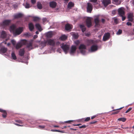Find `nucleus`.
<instances>
[{"mask_svg": "<svg viewBox=\"0 0 134 134\" xmlns=\"http://www.w3.org/2000/svg\"><path fill=\"white\" fill-rule=\"evenodd\" d=\"M88 42L92 43L93 42V41L92 40H89L88 41Z\"/></svg>", "mask_w": 134, "mask_h": 134, "instance_id": "obj_59", "label": "nucleus"}, {"mask_svg": "<svg viewBox=\"0 0 134 134\" xmlns=\"http://www.w3.org/2000/svg\"><path fill=\"white\" fill-rule=\"evenodd\" d=\"M92 2L95 3L97 2V0H90Z\"/></svg>", "mask_w": 134, "mask_h": 134, "instance_id": "obj_56", "label": "nucleus"}, {"mask_svg": "<svg viewBox=\"0 0 134 134\" xmlns=\"http://www.w3.org/2000/svg\"><path fill=\"white\" fill-rule=\"evenodd\" d=\"M132 109V108H129L125 112L126 113H128Z\"/></svg>", "mask_w": 134, "mask_h": 134, "instance_id": "obj_44", "label": "nucleus"}, {"mask_svg": "<svg viewBox=\"0 0 134 134\" xmlns=\"http://www.w3.org/2000/svg\"><path fill=\"white\" fill-rule=\"evenodd\" d=\"M38 127L40 129H43L45 127V126L44 125H40L38 126Z\"/></svg>", "mask_w": 134, "mask_h": 134, "instance_id": "obj_41", "label": "nucleus"}, {"mask_svg": "<svg viewBox=\"0 0 134 134\" xmlns=\"http://www.w3.org/2000/svg\"><path fill=\"white\" fill-rule=\"evenodd\" d=\"M35 27L40 31H41L42 30L41 25L39 23H37L35 25Z\"/></svg>", "mask_w": 134, "mask_h": 134, "instance_id": "obj_18", "label": "nucleus"}, {"mask_svg": "<svg viewBox=\"0 0 134 134\" xmlns=\"http://www.w3.org/2000/svg\"><path fill=\"white\" fill-rule=\"evenodd\" d=\"M93 6L92 4L89 3H87V12L89 13H91L92 10Z\"/></svg>", "mask_w": 134, "mask_h": 134, "instance_id": "obj_7", "label": "nucleus"}, {"mask_svg": "<svg viewBox=\"0 0 134 134\" xmlns=\"http://www.w3.org/2000/svg\"><path fill=\"white\" fill-rule=\"evenodd\" d=\"M98 46L96 44L93 45L88 50V52L90 53L96 51L98 49Z\"/></svg>", "mask_w": 134, "mask_h": 134, "instance_id": "obj_4", "label": "nucleus"}, {"mask_svg": "<svg viewBox=\"0 0 134 134\" xmlns=\"http://www.w3.org/2000/svg\"><path fill=\"white\" fill-rule=\"evenodd\" d=\"M67 38V36L65 35H62L59 38V39L62 41L66 40Z\"/></svg>", "mask_w": 134, "mask_h": 134, "instance_id": "obj_25", "label": "nucleus"}, {"mask_svg": "<svg viewBox=\"0 0 134 134\" xmlns=\"http://www.w3.org/2000/svg\"><path fill=\"white\" fill-rule=\"evenodd\" d=\"M7 51V48L5 47H2L0 49V53L3 54L5 53Z\"/></svg>", "mask_w": 134, "mask_h": 134, "instance_id": "obj_17", "label": "nucleus"}, {"mask_svg": "<svg viewBox=\"0 0 134 134\" xmlns=\"http://www.w3.org/2000/svg\"><path fill=\"white\" fill-rule=\"evenodd\" d=\"M5 110H3L2 109H0V112H1L2 113H3L4 112V111H5Z\"/></svg>", "mask_w": 134, "mask_h": 134, "instance_id": "obj_55", "label": "nucleus"}, {"mask_svg": "<svg viewBox=\"0 0 134 134\" xmlns=\"http://www.w3.org/2000/svg\"><path fill=\"white\" fill-rule=\"evenodd\" d=\"M61 47L65 54L68 53L70 48L69 45L63 43L61 44Z\"/></svg>", "mask_w": 134, "mask_h": 134, "instance_id": "obj_3", "label": "nucleus"}, {"mask_svg": "<svg viewBox=\"0 0 134 134\" xmlns=\"http://www.w3.org/2000/svg\"><path fill=\"white\" fill-rule=\"evenodd\" d=\"M90 119V117H88L86 118L85 120V121H89Z\"/></svg>", "mask_w": 134, "mask_h": 134, "instance_id": "obj_40", "label": "nucleus"}, {"mask_svg": "<svg viewBox=\"0 0 134 134\" xmlns=\"http://www.w3.org/2000/svg\"><path fill=\"white\" fill-rule=\"evenodd\" d=\"M74 4L72 2H69L68 5V8L69 9L74 6Z\"/></svg>", "mask_w": 134, "mask_h": 134, "instance_id": "obj_24", "label": "nucleus"}, {"mask_svg": "<svg viewBox=\"0 0 134 134\" xmlns=\"http://www.w3.org/2000/svg\"><path fill=\"white\" fill-rule=\"evenodd\" d=\"M12 57V58L14 60H15L16 59V57L14 52H12L11 54Z\"/></svg>", "mask_w": 134, "mask_h": 134, "instance_id": "obj_33", "label": "nucleus"}, {"mask_svg": "<svg viewBox=\"0 0 134 134\" xmlns=\"http://www.w3.org/2000/svg\"><path fill=\"white\" fill-rule=\"evenodd\" d=\"M15 124L17 126H23L22 125H21L19 124Z\"/></svg>", "mask_w": 134, "mask_h": 134, "instance_id": "obj_64", "label": "nucleus"}, {"mask_svg": "<svg viewBox=\"0 0 134 134\" xmlns=\"http://www.w3.org/2000/svg\"><path fill=\"white\" fill-rule=\"evenodd\" d=\"M65 29L67 31H70L72 29V26L69 24H66L65 25Z\"/></svg>", "mask_w": 134, "mask_h": 134, "instance_id": "obj_16", "label": "nucleus"}, {"mask_svg": "<svg viewBox=\"0 0 134 134\" xmlns=\"http://www.w3.org/2000/svg\"><path fill=\"white\" fill-rule=\"evenodd\" d=\"M22 16V14L20 13H18L16 14H14L13 15L14 19H15L21 18Z\"/></svg>", "mask_w": 134, "mask_h": 134, "instance_id": "obj_19", "label": "nucleus"}, {"mask_svg": "<svg viewBox=\"0 0 134 134\" xmlns=\"http://www.w3.org/2000/svg\"><path fill=\"white\" fill-rule=\"evenodd\" d=\"M62 51L60 48H58L57 50V52H59L60 53H61Z\"/></svg>", "mask_w": 134, "mask_h": 134, "instance_id": "obj_42", "label": "nucleus"}, {"mask_svg": "<svg viewBox=\"0 0 134 134\" xmlns=\"http://www.w3.org/2000/svg\"><path fill=\"white\" fill-rule=\"evenodd\" d=\"M76 49V47L75 45H72L71 48L69 53L71 55H74L75 53Z\"/></svg>", "mask_w": 134, "mask_h": 134, "instance_id": "obj_5", "label": "nucleus"}, {"mask_svg": "<svg viewBox=\"0 0 134 134\" xmlns=\"http://www.w3.org/2000/svg\"><path fill=\"white\" fill-rule=\"evenodd\" d=\"M118 13L120 16L124 15L125 12L123 8L121 7L119 8L118 10Z\"/></svg>", "mask_w": 134, "mask_h": 134, "instance_id": "obj_11", "label": "nucleus"}, {"mask_svg": "<svg viewBox=\"0 0 134 134\" xmlns=\"http://www.w3.org/2000/svg\"><path fill=\"white\" fill-rule=\"evenodd\" d=\"M124 107H121V108H120L119 109H116L114 110H113V111H115V110L121 109H122Z\"/></svg>", "mask_w": 134, "mask_h": 134, "instance_id": "obj_58", "label": "nucleus"}, {"mask_svg": "<svg viewBox=\"0 0 134 134\" xmlns=\"http://www.w3.org/2000/svg\"><path fill=\"white\" fill-rule=\"evenodd\" d=\"M3 113V114H2L3 117L4 118H5L7 115V113L6 111H4V112Z\"/></svg>", "mask_w": 134, "mask_h": 134, "instance_id": "obj_35", "label": "nucleus"}, {"mask_svg": "<svg viewBox=\"0 0 134 134\" xmlns=\"http://www.w3.org/2000/svg\"><path fill=\"white\" fill-rule=\"evenodd\" d=\"M114 22L116 24H117L118 23V20L116 18H114Z\"/></svg>", "mask_w": 134, "mask_h": 134, "instance_id": "obj_45", "label": "nucleus"}, {"mask_svg": "<svg viewBox=\"0 0 134 134\" xmlns=\"http://www.w3.org/2000/svg\"><path fill=\"white\" fill-rule=\"evenodd\" d=\"M80 26L82 32H83L85 31L86 30V28L84 25H80Z\"/></svg>", "mask_w": 134, "mask_h": 134, "instance_id": "obj_28", "label": "nucleus"}, {"mask_svg": "<svg viewBox=\"0 0 134 134\" xmlns=\"http://www.w3.org/2000/svg\"><path fill=\"white\" fill-rule=\"evenodd\" d=\"M86 127V126L85 125H83L81 126H80L79 127L80 128H85Z\"/></svg>", "mask_w": 134, "mask_h": 134, "instance_id": "obj_48", "label": "nucleus"}, {"mask_svg": "<svg viewBox=\"0 0 134 134\" xmlns=\"http://www.w3.org/2000/svg\"><path fill=\"white\" fill-rule=\"evenodd\" d=\"M51 131L62 132V131H61L59 130H51Z\"/></svg>", "mask_w": 134, "mask_h": 134, "instance_id": "obj_49", "label": "nucleus"}, {"mask_svg": "<svg viewBox=\"0 0 134 134\" xmlns=\"http://www.w3.org/2000/svg\"><path fill=\"white\" fill-rule=\"evenodd\" d=\"M23 27L16 28L15 25H13L10 27V30L11 32H12L14 35L16 36L20 34L23 31Z\"/></svg>", "mask_w": 134, "mask_h": 134, "instance_id": "obj_1", "label": "nucleus"}, {"mask_svg": "<svg viewBox=\"0 0 134 134\" xmlns=\"http://www.w3.org/2000/svg\"><path fill=\"white\" fill-rule=\"evenodd\" d=\"M25 53V50L24 49H21L19 52V55L21 56H23Z\"/></svg>", "mask_w": 134, "mask_h": 134, "instance_id": "obj_23", "label": "nucleus"}, {"mask_svg": "<svg viewBox=\"0 0 134 134\" xmlns=\"http://www.w3.org/2000/svg\"><path fill=\"white\" fill-rule=\"evenodd\" d=\"M118 120L120 121H121L122 122H125L126 121V119L124 118H120L118 119Z\"/></svg>", "mask_w": 134, "mask_h": 134, "instance_id": "obj_34", "label": "nucleus"}, {"mask_svg": "<svg viewBox=\"0 0 134 134\" xmlns=\"http://www.w3.org/2000/svg\"><path fill=\"white\" fill-rule=\"evenodd\" d=\"M94 21L95 23V27H99L100 26V24L98 17L97 16L94 19Z\"/></svg>", "mask_w": 134, "mask_h": 134, "instance_id": "obj_9", "label": "nucleus"}, {"mask_svg": "<svg viewBox=\"0 0 134 134\" xmlns=\"http://www.w3.org/2000/svg\"><path fill=\"white\" fill-rule=\"evenodd\" d=\"M40 18L37 17H33V20L34 21H37L40 19Z\"/></svg>", "mask_w": 134, "mask_h": 134, "instance_id": "obj_36", "label": "nucleus"}, {"mask_svg": "<svg viewBox=\"0 0 134 134\" xmlns=\"http://www.w3.org/2000/svg\"><path fill=\"white\" fill-rule=\"evenodd\" d=\"M37 6L38 9H41L42 8V5L41 4L40 2H38L37 3Z\"/></svg>", "mask_w": 134, "mask_h": 134, "instance_id": "obj_32", "label": "nucleus"}, {"mask_svg": "<svg viewBox=\"0 0 134 134\" xmlns=\"http://www.w3.org/2000/svg\"><path fill=\"white\" fill-rule=\"evenodd\" d=\"M16 122H18V123H19V124H21L22 123V121L20 120H16Z\"/></svg>", "mask_w": 134, "mask_h": 134, "instance_id": "obj_53", "label": "nucleus"}, {"mask_svg": "<svg viewBox=\"0 0 134 134\" xmlns=\"http://www.w3.org/2000/svg\"><path fill=\"white\" fill-rule=\"evenodd\" d=\"M110 36V33L109 32L105 33L103 36V40L104 41H107L109 39Z\"/></svg>", "mask_w": 134, "mask_h": 134, "instance_id": "obj_8", "label": "nucleus"}, {"mask_svg": "<svg viewBox=\"0 0 134 134\" xmlns=\"http://www.w3.org/2000/svg\"><path fill=\"white\" fill-rule=\"evenodd\" d=\"M11 42L14 46H15L16 43V41L13 40H11Z\"/></svg>", "mask_w": 134, "mask_h": 134, "instance_id": "obj_38", "label": "nucleus"}, {"mask_svg": "<svg viewBox=\"0 0 134 134\" xmlns=\"http://www.w3.org/2000/svg\"><path fill=\"white\" fill-rule=\"evenodd\" d=\"M35 0H31V2L33 4H34L36 3Z\"/></svg>", "mask_w": 134, "mask_h": 134, "instance_id": "obj_50", "label": "nucleus"}, {"mask_svg": "<svg viewBox=\"0 0 134 134\" xmlns=\"http://www.w3.org/2000/svg\"><path fill=\"white\" fill-rule=\"evenodd\" d=\"M24 40H22L20 42H18L16 45L15 48L17 49H18L21 47L23 45L25 44L24 42Z\"/></svg>", "mask_w": 134, "mask_h": 134, "instance_id": "obj_6", "label": "nucleus"}, {"mask_svg": "<svg viewBox=\"0 0 134 134\" xmlns=\"http://www.w3.org/2000/svg\"><path fill=\"white\" fill-rule=\"evenodd\" d=\"M111 3V1L110 0H102V3L105 7L107 6Z\"/></svg>", "mask_w": 134, "mask_h": 134, "instance_id": "obj_10", "label": "nucleus"}, {"mask_svg": "<svg viewBox=\"0 0 134 134\" xmlns=\"http://www.w3.org/2000/svg\"><path fill=\"white\" fill-rule=\"evenodd\" d=\"M11 20H4L2 23L4 25H9L10 23Z\"/></svg>", "mask_w": 134, "mask_h": 134, "instance_id": "obj_14", "label": "nucleus"}, {"mask_svg": "<svg viewBox=\"0 0 134 134\" xmlns=\"http://www.w3.org/2000/svg\"><path fill=\"white\" fill-rule=\"evenodd\" d=\"M73 36L75 39H77L79 37V34L77 33H74L73 34Z\"/></svg>", "mask_w": 134, "mask_h": 134, "instance_id": "obj_31", "label": "nucleus"}, {"mask_svg": "<svg viewBox=\"0 0 134 134\" xmlns=\"http://www.w3.org/2000/svg\"><path fill=\"white\" fill-rule=\"evenodd\" d=\"M7 34L6 32L4 31H2L1 36V37L2 38H5L6 37Z\"/></svg>", "mask_w": 134, "mask_h": 134, "instance_id": "obj_20", "label": "nucleus"}, {"mask_svg": "<svg viewBox=\"0 0 134 134\" xmlns=\"http://www.w3.org/2000/svg\"><path fill=\"white\" fill-rule=\"evenodd\" d=\"M43 21V22L47 20V19L46 18H44L42 19Z\"/></svg>", "mask_w": 134, "mask_h": 134, "instance_id": "obj_57", "label": "nucleus"}, {"mask_svg": "<svg viewBox=\"0 0 134 134\" xmlns=\"http://www.w3.org/2000/svg\"><path fill=\"white\" fill-rule=\"evenodd\" d=\"M126 24L128 26H131L132 25L131 23L129 22H127V23Z\"/></svg>", "mask_w": 134, "mask_h": 134, "instance_id": "obj_47", "label": "nucleus"}, {"mask_svg": "<svg viewBox=\"0 0 134 134\" xmlns=\"http://www.w3.org/2000/svg\"><path fill=\"white\" fill-rule=\"evenodd\" d=\"M86 24L88 27H90L92 25V23L91 19L89 18H87L86 20Z\"/></svg>", "mask_w": 134, "mask_h": 134, "instance_id": "obj_13", "label": "nucleus"}, {"mask_svg": "<svg viewBox=\"0 0 134 134\" xmlns=\"http://www.w3.org/2000/svg\"><path fill=\"white\" fill-rule=\"evenodd\" d=\"M49 5L52 8H54L56 6V3L54 1L51 2H50Z\"/></svg>", "mask_w": 134, "mask_h": 134, "instance_id": "obj_22", "label": "nucleus"}, {"mask_svg": "<svg viewBox=\"0 0 134 134\" xmlns=\"http://www.w3.org/2000/svg\"><path fill=\"white\" fill-rule=\"evenodd\" d=\"M121 16V17H122V21H124L125 19V16H124V15H123V16Z\"/></svg>", "mask_w": 134, "mask_h": 134, "instance_id": "obj_52", "label": "nucleus"}, {"mask_svg": "<svg viewBox=\"0 0 134 134\" xmlns=\"http://www.w3.org/2000/svg\"><path fill=\"white\" fill-rule=\"evenodd\" d=\"M75 43L76 45H78L79 43V41H77L75 42Z\"/></svg>", "mask_w": 134, "mask_h": 134, "instance_id": "obj_51", "label": "nucleus"}, {"mask_svg": "<svg viewBox=\"0 0 134 134\" xmlns=\"http://www.w3.org/2000/svg\"><path fill=\"white\" fill-rule=\"evenodd\" d=\"M96 115H94V116H92V117H91V119H94V118H95L96 117Z\"/></svg>", "mask_w": 134, "mask_h": 134, "instance_id": "obj_60", "label": "nucleus"}, {"mask_svg": "<svg viewBox=\"0 0 134 134\" xmlns=\"http://www.w3.org/2000/svg\"><path fill=\"white\" fill-rule=\"evenodd\" d=\"M97 122V121H92L90 123V124H94L96 122Z\"/></svg>", "mask_w": 134, "mask_h": 134, "instance_id": "obj_61", "label": "nucleus"}, {"mask_svg": "<svg viewBox=\"0 0 134 134\" xmlns=\"http://www.w3.org/2000/svg\"><path fill=\"white\" fill-rule=\"evenodd\" d=\"M26 47L29 50H30L32 49L33 48L32 47V44L31 43H30L28 44L27 45Z\"/></svg>", "mask_w": 134, "mask_h": 134, "instance_id": "obj_26", "label": "nucleus"}, {"mask_svg": "<svg viewBox=\"0 0 134 134\" xmlns=\"http://www.w3.org/2000/svg\"><path fill=\"white\" fill-rule=\"evenodd\" d=\"M133 14L132 13H129L128 15V20L131 21H132L133 20Z\"/></svg>", "mask_w": 134, "mask_h": 134, "instance_id": "obj_15", "label": "nucleus"}, {"mask_svg": "<svg viewBox=\"0 0 134 134\" xmlns=\"http://www.w3.org/2000/svg\"><path fill=\"white\" fill-rule=\"evenodd\" d=\"M38 37V36L37 35H35L34 36V38H37Z\"/></svg>", "mask_w": 134, "mask_h": 134, "instance_id": "obj_62", "label": "nucleus"}, {"mask_svg": "<svg viewBox=\"0 0 134 134\" xmlns=\"http://www.w3.org/2000/svg\"><path fill=\"white\" fill-rule=\"evenodd\" d=\"M131 2L132 4L134 5V0H132L131 1Z\"/></svg>", "mask_w": 134, "mask_h": 134, "instance_id": "obj_63", "label": "nucleus"}, {"mask_svg": "<svg viewBox=\"0 0 134 134\" xmlns=\"http://www.w3.org/2000/svg\"><path fill=\"white\" fill-rule=\"evenodd\" d=\"M73 121V120H69L66 121L65 122V123H70L71 122H72Z\"/></svg>", "mask_w": 134, "mask_h": 134, "instance_id": "obj_46", "label": "nucleus"}, {"mask_svg": "<svg viewBox=\"0 0 134 134\" xmlns=\"http://www.w3.org/2000/svg\"><path fill=\"white\" fill-rule=\"evenodd\" d=\"M30 7H31L30 5L28 3H26V5L25 6V8H30Z\"/></svg>", "mask_w": 134, "mask_h": 134, "instance_id": "obj_37", "label": "nucleus"}, {"mask_svg": "<svg viewBox=\"0 0 134 134\" xmlns=\"http://www.w3.org/2000/svg\"><path fill=\"white\" fill-rule=\"evenodd\" d=\"M101 22L103 23H105V20L104 19H101Z\"/></svg>", "mask_w": 134, "mask_h": 134, "instance_id": "obj_54", "label": "nucleus"}, {"mask_svg": "<svg viewBox=\"0 0 134 134\" xmlns=\"http://www.w3.org/2000/svg\"><path fill=\"white\" fill-rule=\"evenodd\" d=\"M29 27L30 31H31L34 29V25L32 23H30L29 24Z\"/></svg>", "mask_w": 134, "mask_h": 134, "instance_id": "obj_21", "label": "nucleus"}, {"mask_svg": "<svg viewBox=\"0 0 134 134\" xmlns=\"http://www.w3.org/2000/svg\"><path fill=\"white\" fill-rule=\"evenodd\" d=\"M46 36L48 38H51L53 36V34L52 32H49L47 33Z\"/></svg>", "mask_w": 134, "mask_h": 134, "instance_id": "obj_27", "label": "nucleus"}, {"mask_svg": "<svg viewBox=\"0 0 134 134\" xmlns=\"http://www.w3.org/2000/svg\"><path fill=\"white\" fill-rule=\"evenodd\" d=\"M122 32V31L121 30H119L118 31L116 32V34L119 35Z\"/></svg>", "mask_w": 134, "mask_h": 134, "instance_id": "obj_39", "label": "nucleus"}, {"mask_svg": "<svg viewBox=\"0 0 134 134\" xmlns=\"http://www.w3.org/2000/svg\"><path fill=\"white\" fill-rule=\"evenodd\" d=\"M117 5L120 4L121 1L120 0H112Z\"/></svg>", "mask_w": 134, "mask_h": 134, "instance_id": "obj_30", "label": "nucleus"}, {"mask_svg": "<svg viewBox=\"0 0 134 134\" xmlns=\"http://www.w3.org/2000/svg\"><path fill=\"white\" fill-rule=\"evenodd\" d=\"M24 35L26 36H30V34L29 33H26L24 34Z\"/></svg>", "mask_w": 134, "mask_h": 134, "instance_id": "obj_43", "label": "nucleus"}, {"mask_svg": "<svg viewBox=\"0 0 134 134\" xmlns=\"http://www.w3.org/2000/svg\"><path fill=\"white\" fill-rule=\"evenodd\" d=\"M81 53L83 55H85L88 54L86 46L84 44H81L79 47Z\"/></svg>", "mask_w": 134, "mask_h": 134, "instance_id": "obj_2", "label": "nucleus"}, {"mask_svg": "<svg viewBox=\"0 0 134 134\" xmlns=\"http://www.w3.org/2000/svg\"><path fill=\"white\" fill-rule=\"evenodd\" d=\"M47 42L45 41L41 42L40 44V45L42 47H44L46 46Z\"/></svg>", "mask_w": 134, "mask_h": 134, "instance_id": "obj_29", "label": "nucleus"}, {"mask_svg": "<svg viewBox=\"0 0 134 134\" xmlns=\"http://www.w3.org/2000/svg\"><path fill=\"white\" fill-rule=\"evenodd\" d=\"M47 42L48 44L49 45L54 46L55 45V42L53 40L49 39L47 40Z\"/></svg>", "mask_w": 134, "mask_h": 134, "instance_id": "obj_12", "label": "nucleus"}]
</instances>
